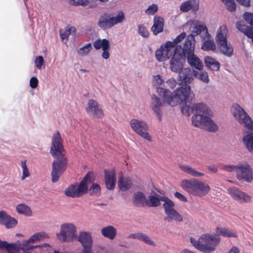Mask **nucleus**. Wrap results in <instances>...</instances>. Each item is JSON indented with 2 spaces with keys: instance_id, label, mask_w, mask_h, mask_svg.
I'll list each match as a JSON object with an SVG mask.
<instances>
[{
  "instance_id": "obj_24",
  "label": "nucleus",
  "mask_w": 253,
  "mask_h": 253,
  "mask_svg": "<svg viewBox=\"0 0 253 253\" xmlns=\"http://www.w3.org/2000/svg\"><path fill=\"white\" fill-rule=\"evenodd\" d=\"M132 202L134 206L144 207L147 206V198L143 192L136 191L133 194Z\"/></svg>"
},
{
  "instance_id": "obj_35",
  "label": "nucleus",
  "mask_w": 253,
  "mask_h": 253,
  "mask_svg": "<svg viewBox=\"0 0 253 253\" xmlns=\"http://www.w3.org/2000/svg\"><path fill=\"white\" fill-rule=\"evenodd\" d=\"M180 169L184 172L190 174L194 177H199L204 175L203 173H201L196 171L195 169L189 167L187 165H179Z\"/></svg>"
},
{
  "instance_id": "obj_56",
  "label": "nucleus",
  "mask_w": 253,
  "mask_h": 253,
  "mask_svg": "<svg viewBox=\"0 0 253 253\" xmlns=\"http://www.w3.org/2000/svg\"><path fill=\"white\" fill-rule=\"evenodd\" d=\"M38 80L37 78L34 77H32L30 81V86L33 88H35L38 86Z\"/></svg>"
},
{
  "instance_id": "obj_39",
  "label": "nucleus",
  "mask_w": 253,
  "mask_h": 253,
  "mask_svg": "<svg viewBox=\"0 0 253 253\" xmlns=\"http://www.w3.org/2000/svg\"><path fill=\"white\" fill-rule=\"evenodd\" d=\"M216 229H217V230L218 231V233L224 237H236V234L232 230H228L225 228H220L219 227H217Z\"/></svg>"
},
{
  "instance_id": "obj_10",
  "label": "nucleus",
  "mask_w": 253,
  "mask_h": 253,
  "mask_svg": "<svg viewBox=\"0 0 253 253\" xmlns=\"http://www.w3.org/2000/svg\"><path fill=\"white\" fill-rule=\"evenodd\" d=\"M236 176L238 180L250 182L253 179L252 169L250 165L246 162H242L238 164Z\"/></svg>"
},
{
  "instance_id": "obj_7",
  "label": "nucleus",
  "mask_w": 253,
  "mask_h": 253,
  "mask_svg": "<svg viewBox=\"0 0 253 253\" xmlns=\"http://www.w3.org/2000/svg\"><path fill=\"white\" fill-rule=\"evenodd\" d=\"M125 19V14L122 10H119L117 13L105 12L100 16L97 25L101 29L105 31L122 23Z\"/></svg>"
},
{
  "instance_id": "obj_46",
  "label": "nucleus",
  "mask_w": 253,
  "mask_h": 253,
  "mask_svg": "<svg viewBox=\"0 0 253 253\" xmlns=\"http://www.w3.org/2000/svg\"><path fill=\"white\" fill-rule=\"evenodd\" d=\"M180 9L183 12H186L192 9L190 2L186 1L182 3L180 7Z\"/></svg>"
},
{
  "instance_id": "obj_26",
  "label": "nucleus",
  "mask_w": 253,
  "mask_h": 253,
  "mask_svg": "<svg viewBox=\"0 0 253 253\" xmlns=\"http://www.w3.org/2000/svg\"><path fill=\"white\" fill-rule=\"evenodd\" d=\"M194 70H191L189 68H183L179 71V79L181 83H190L193 80Z\"/></svg>"
},
{
  "instance_id": "obj_13",
  "label": "nucleus",
  "mask_w": 253,
  "mask_h": 253,
  "mask_svg": "<svg viewBox=\"0 0 253 253\" xmlns=\"http://www.w3.org/2000/svg\"><path fill=\"white\" fill-rule=\"evenodd\" d=\"M130 124L131 128L136 133L144 139L151 141V138L147 132L148 126L145 122L137 119H132Z\"/></svg>"
},
{
  "instance_id": "obj_17",
  "label": "nucleus",
  "mask_w": 253,
  "mask_h": 253,
  "mask_svg": "<svg viewBox=\"0 0 253 253\" xmlns=\"http://www.w3.org/2000/svg\"><path fill=\"white\" fill-rule=\"evenodd\" d=\"M166 102L167 103L164 99V101H162L160 98L154 94L152 96L151 108L158 118L159 121L162 120L163 110Z\"/></svg>"
},
{
  "instance_id": "obj_19",
  "label": "nucleus",
  "mask_w": 253,
  "mask_h": 253,
  "mask_svg": "<svg viewBox=\"0 0 253 253\" xmlns=\"http://www.w3.org/2000/svg\"><path fill=\"white\" fill-rule=\"evenodd\" d=\"M94 47L98 50L102 48L103 52L102 53V57L105 59H107L110 57L109 51L111 47L110 42L108 40L103 39L102 40L98 39L93 42Z\"/></svg>"
},
{
  "instance_id": "obj_57",
  "label": "nucleus",
  "mask_w": 253,
  "mask_h": 253,
  "mask_svg": "<svg viewBox=\"0 0 253 253\" xmlns=\"http://www.w3.org/2000/svg\"><path fill=\"white\" fill-rule=\"evenodd\" d=\"M154 82H155L158 85L162 84L164 82V80L160 75L154 76Z\"/></svg>"
},
{
  "instance_id": "obj_18",
  "label": "nucleus",
  "mask_w": 253,
  "mask_h": 253,
  "mask_svg": "<svg viewBox=\"0 0 253 253\" xmlns=\"http://www.w3.org/2000/svg\"><path fill=\"white\" fill-rule=\"evenodd\" d=\"M79 241L83 247L84 253H90L92 245V240L91 234L86 232H82L78 237Z\"/></svg>"
},
{
  "instance_id": "obj_62",
  "label": "nucleus",
  "mask_w": 253,
  "mask_h": 253,
  "mask_svg": "<svg viewBox=\"0 0 253 253\" xmlns=\"http://www.w3.org/2000/svg\"><path fill=\"white\" fill-rule=\"evenodd\" d=\"M208 169L209 170L214 173L216 172L217 171V168L214 166H209L208 167Z\"/></svg>"
},
{
  "instance_id": "obj_41",
  "label": "nucleus",
  "mask_w": 253,
  "mask_h": 253,
  "mask_svg": "<svg viewBox=\"0 0 253 253\" xmlns=\"http://www.w3.org/2000/svg\"><path fill=\"white\" fill-rule=\"evenodd\" d=\"M0 248L6 249L8 252L15 249V245L14 243L9 244L6 241L0 240Z\"/></svg>"
},
{
  "instance_id": "obj_34",
  "label": "nucleus",
  "mask_w": 253,
  "mask_h": 253,
  "mask_svg": "<svg viewBox=\"0 0 253 253\" xmlns=\"http://www.w3.org/2000/svg\"><path fill=\"white\" fill-rule=\"evenodd\" d=\"M243 141L247 149L253 153V133H247L243 137Z\"/></svg>"
},
{
  "instance_id": "obj_14",
  "label": "nucleus",
  "mask_w": 253,
  "mask_h": 253,
  "mask_svg": "<svg viewBox=\"0 0 253 253\" xmlns=\"http://www.w3.org/2000/svg\"><path fill=\"white\" fill-rule=\"evenodd\" d=\"M76 227L73 224H63L61 226V232L57 234V237L62 242L70 241L76 237Z\"/></svg>"
},
{
  "instance_id": "obj_37",
  "label": "nucleus",
  "mask_w": 253,
  "mask_h": 253,
  "mask_svg": "<svg viewBox=\"0 0 253 253\" xmlns=\"http://www.w3.org/2000/svg\"><path fill=\"white\" fill-rule=\"evenodd\" d=\"M76 28L74 27L67 26L64 30H60V36L62 40L68 39L70 34L76 33Z\"/></svg>"
},
{
  "instance_id": "obj_27",
  "label": "nucleus",
  "mask_w": 253,
  "mask_h": 253,
  "mask_svg": "<svg viewBox=\"0 0 253 253\" xmlns=\"http://www.w3.org/2000/svg\"><path fill=\"white\" fill-rule=\"evenodd\" d=\"M201 41L203 42L201 45V49L203 50L206 51L215 50L216 45L210 34L207 37V38L202 39Z\"/></svg>"
},
{
  "instance_id": "obj_8",
  "label": "nucleus",
  "mask_w": 253,
  "mask_h": 253,
  "mask_svg": "<svg viewBox=\"0 0 253 253\" xmlns=\"http://www.w3.org/2000/svg\"><path fill=\"white\" fill-rule=\"evenodd\" d=\"M227 33L226 26H221L217 31L215 41L220 52L228 57H231L233 55V48L230 43H227Z\"/></svg>"
},
{
  "instance_id": "obj_49",
  "label": "nucleus",
  "mask_w": 253,
  "mask_h": 253,
  "mask_svg": "<svg viewBox=\"0 0 253 253\" xmlns=\"http://www.w3.org/2000/svg\"><path fill=\"white\" fill-rule=\"evenodd\" d=\"M243 17L244 19L253 27V14L246 12L244 14Z\"/></svg>"
},
{
  "instance_id": "obj_48",
  "label": "nucleus",
  "mask_w": 253,
  "mask_h": 253,
  "mask_svg": "<svg viewBox=\"0 0 253 253\" xmlns=\"http://www.w3.org/2000/svg\"><path fill=\"white\" fill-rule=\"evenodd\" d=\"M44 233H37L32 236L30 238L31 242L34 243L36 241L41 240L44 236Z\"/></svg>"
},
{
  "instance_id": "obj_51",
  "label": "nucleus",
  "mask_w": 253,
  "mask_h": 253,
  "mask_svg": "<svg viewBox=\"0 0 253 253\" xmlns=\"http://www.w3.org/2000/svg\"><path fill=\"white\" fill-rule=\"evenodd\" d=\"M43 62V58L42 56L37 57L35 60V65L38 69H41L42 68Z\"/></svg>"
},
{
  "instance_id": "obj_1",
  "label": "nucleus",
  "mask_w": 253,
  "mask_h": 253,
  "mask_svg": "<svg viewBox=\"0 0 253 253\" xmlns=\"http://www.w3.org/2000/svg\"><path fill=\"white\" fill-rule=\"evenodd\" d=\"M181 112L186 116H190L191 114H194L191 120L194 126L205 127L210 132H214L217 130V125L210 118L212 116L213 113L204 103H194L191 106V104L182 106Z\"/></svg>"
},
{
  "instance_id": "obj_61",
  "label": "nucleus",
  "mask_w": 253,
  "mask_h": 253,
  "mask_svg": "<svg viewBox=\"0 0 253 253\" xmlns=\"http://www.w3.org/2000/svg\"><path fill=\"white\" fill-rule=\"evenodd\" d=\"M227 253H240V251L238 248L233 246Z\"/></svg>"
},
{
  "instance_id": "obj_15",
  "label": "nucleus",
  "mask_w": 253,
  "mask_h": 253,
  "mask_svg": "<svg viewBox=\"0 0 253 253\" xmlns=\"http://www.w3.org/2000/svg\"><path fill=\"white\" fill-rule=\"evenodd\" d=\"M201 240L202 243L203 250L205 253H211L215 250V246L219 243V239L216 236L213 235H203L201 236Z\"/></svg>"
},
{
  "instance_id": "obj_4",
  "label": "nucleus",
  "mask_w": 253,
  "mask_h": 253,
  "mask_svg": "<svg viewBox=\"0 0 253 253\" xmlns=\"http://www.w3.org/2000/svg\"><path fill=\"white\" fill-rule=\"evenodd\" d=\"M195 42L194 35L190 34L186 37L183 47L180 45L175 47L173 57L170 61L172 71L178 72L182 69L185 57L195 53Z\"/></svg>"
},
{
  "instance_id": "obj_63",
  "label": "nucleus",
  "mask_w": 253,
  "mask_h": 253,
  "mask_svg": "<svg viewBox=\"0 0 253 253\" xmlns=\"http://www.w3.org/2000/svg\"><path fill=\"white\" fill-rule=\"evenodd\" d=\"M144 234L141 233H137L136 239L142 241Z\"/></svg>"
},
{
  "instance_id": "obj_53",
  "label": "nucleus",
  "mask_w": 253,
  "mask_h": 253,
  "mask_svg": "<svg viewBox=\"0 0 253 253\" xmlns=\"http://www.w3.org/2000/svg\"><path fill=\"white\" fill-rule=\"evenodd\" d=\"M238 165H226L224 166L223 168V169L229 171V172H233V171H236V169H237Z\"/></svg>"
},
{
  "instance_id": "obj_5",
  "label": "nucleus",
  "mask_w": 253,
  "mask_h": 253,
  "mask_svg": "<svg viewBox=\"0 0 253 253\" xmlns=\"http://www.w3.org/2000/svg\"><path fill=\"white\" fill-rule=\"evenodd\" d=\"M93 181L92 173H87L79 184H71L65 190V195L68 197L75 198L80 197L87 192L91 196H99L101 188L99 184L93 183L88 189L87 185Z\"/></svg>"
},
{
  "instance_id": "obj_47",
  "label": "nucleus",
  "mask_w": 253,
  "mask_h": 253,
  "mask_svg": "<svg viewBox=\"0 0 253 253\" xmlns=\"http://www.w3.org/2000/svg\"><path fill=\"white\" fill-rule=\"evenodd\" d=\"M21 167L23 169V175L22 176V179L23 180L29 175V170L26 165V161H22Z\"/></svg>"
},
{
  "instance_id": "obj_43",
  "label": "nucleus",
  "mask_w": 253,
  "mask_h": 253,
  "mask_svg": "<svg viewBox=\"0 0 253 253\" xmlns=\"http://www.w3.org/2000/svg\"><path fill=\"white\" fill-rule=\"evenodd\" d=\"M138 33L144 38H148L149 33L146 28L143 25H140L138 26Z\"/></svg>"
},
{
  "instance_id": "obj_38",
  "label": "nucleus",
  "mask_w": 253,
  "mask_h": 253,
  "mask_svg": "<svg viewBox=\"0 0 253 253\" xmlns=\"http://www.w3.org/2000/svg\"><path fill=\"white\" fill-rule=\"evenodd\" d=\"M16 211L19 213L23 214L26 216H30L31 214L30 208L24 204L18 205L16 207Z\"/></svg>"
},
{
  "instance_id": "obj_50",
  "label": "nucleus",
  "mask_w": 253,
  "mask_h": 253,
  "mask_svg": "<svg viewBox=\"0 0 253 253\" xmlns=\"http://www.w3.org/2000/svg\"><path fill=\"white\" fill-rule=\"evenodd\" d=\"M227 9L230 12L234 11L236 9V5L234 0H230L225 4Z\"/></svg>"
},
{
  "instance_id": "obj_20",
  "label": "nucleus",
  "mask_w": 253,
  "mask_h": 253,
  "mask_svg": "<svg viewBox=\"0 0 253 253\" xmlns=\"http://www.w3.org/2000/svg\"><path fill=\"white\" fill-rule=\"evenodd\" d=\"M87 113L94 117L101 118L103 115L101 108L97 101L90 99L87 103L86 107Z\"/></svg>"
},
{
  "instance_id": "obj_54",
  "label": "nucleus",
  "mask_w": 253,
  "mask_h": 253,
  "mask_svg": "<svg viewBox=\"0 0 253 253\" xmlns=\"http://www.w3.org/2000/svg\"><path fill=\"white\" fill-rule=\"evenodd\" d=\"M142 241L151 246H155V243L148 236L144 234Z\"/></svg>"
},
{
  "instance_id": "obj_16",
  "label": "nucleus",
  "mask_w": 253,
  "mask_h": 253,
  "mask_svg": "<svg viewBox=\"0 0 253 253\" xmlns=\"http://www.w3.org/2000/svg\"><path fill=\"white\" fill-rule=\"evenodd\" d=\"M228 192L234 200L241 203H248L251 201V197L250 195L237 187H230L228 189Z\"/></svg>"
},
{
  "instance_id": "obj_29",
  "label": "nucleus",
  "mask_w": 253,
  "mask_h": 253,
  "mask_svg": "<svg viewBox=\"0 0 253 253\" xmlns=\"http://www.w3.org/2000/svg\"><path fill=\"white\" fill-rule=\"evenodd\" d=\"M188 64L192 67L201 70L202 69L203 65L202 62L199 57L193 53L185 57Z\"/></svg>"
},
{
  "instance_id": "obj_45",
  "label": "nucleus",
  "mask_w": 253,
  "mask_h": 253,
  "mask_svg": "<svg viewBox=\"0 0 253 253\" xmlns=\"http://www.w3.org/2000/svg\"><path fill=\"white\" fill-rule=\"evenodd\" d=\"M158 10V6L157 4L153 3L149 5L146 10L145 12L149 15H153Z\"/></svg>"
},
{
  "instance_id": "obj_30",
  "label": "nucleus",
  "mask_w": 253,
  "mask_h": 253,
  "mask_svg": "<svg viewBox=\"0 0 253 253\" xmlns=\"http://www.w3.org/2000/svg\"><path fill=\"white\" fill-rule=\"evenodd\" d=\"M205 63L206 66L212 71H217L219 69L220 63L211 56L205 57Z\"/></svg>"
},
{
  "instance_id": "obj_25",
  "label": "nucleus",
  "mask_w": 253,
  "mask_h": 253,
  "mask_svg": "<svg viewBox=\"0 0 253 253\" xmlns=\"http://www.w3.org/2000/svg\"><path fill=\"white\" fill-rule=\"evenodd\" d=\"M104 178L106 188L109 190L114 189L116 184L115 173L114 170L105 169Z\"/></svg>"
},
{
  "instance_id": "obj_55",
  "label": "nucleus",
  "mask_w": 253,
  "mask_h": 253,
  "mask_svg": "<svg viewBox=\"0 0 253 253\" xmlns=\"http://www.w3.org/2000/svg\"><path fill=\"white\" fill-rule=\"evenodd\" d=\"M31 243L30 241V239L28 240L24 241L22 244L21 249L22 250H28L32 249L33 247H30L29 243Z\"/></svg>"
},
{
  "instance_id": "obj_52",
  "label": "nucleus",
  "mask_w": 253,
  "mask_h": 253,
  "mask_svg": "<svg viewBox=\"0 0 253 253\" xmlns=\"http://www.w3.org/2000/svg\"><path fill=\"white\" fill-rule=\"evenodd\" d=\"M190 2L192 9L193 11L196 12L199 9V0H188Z\"/></svg>"
},
{
  "instance_id": "obj_23",
  "label": "nucleus",
  "mask_w": 253,
  "mask_h": 253,
  "mask_svg": "<svg viewBox=\"0 0 253 253\" xmlns=\"http://www.w3.org/2000/svg\"><path fill=\"white\" fill-rule=\"evenodd\" d=\"M0 223L8 229L15 226L17 221L8 215L5 211H0Z\"/></svg>"
},
{
  "instance_id": "obj_11",
  "label": "nucleus",
  "mask_w": 253,
  "mask_h": 253,
  "mask_svg": "<svg viewBox=\"0 0 253 253\" xmlns=\"http://www.w3.org/2000/svg\"><path fill=\"white\" fill-rule=\"evenodd\" d=\"M174 206V203L170 199L167 203H164L163 205L165 212L167 215L164 219L168 222H171L172 220L180 222L183 220L182 216L173 208Z\"/></svg>"
},
{
  "instance_id": "obj_6",
  "label": "nucleus",
  "mask_w": 253,
  "mask_h": 253,
  "mask_svg": "<svg viewBox=\"0 0 253 253\" xmlns=\"http://www.w3.org/2000/svg\"><path fill=\"white\" fill-rule=\"evenodd\" d=\"M181 186L189 193L198 196L207 195L211 189L208 184L194 178L190 180H183L181 181Z\"/></svg>"
},
{
  "instance_id": "obj_58",
  "label": "nucleus",
  "mask_w": 253,
  "mask_h": 253,
  "mask_svg": "<svg viewBox=\"0 0 253 253\" xmlns=\"http://www.w3.org/2000/svg\"><path fill=\"white\" fill-rule=\"evenodd\" d=\"M89 52V49H87L84 46L80 48L78 51V53L81 55H86Z\"/></svg>"
},
{
  "instance_id": "obj_59",
  "label": "nucleus",
  "mask_w": 253,
  "mask_h": 253,
  "mask_svg": "<svg viewBox=\"0 0 253 253\" xmlns=\"http://www.w3.org/2000/svg\"><path fill=\"white\" fill-rule=\"evenodd\" d=\"M174 196L181 201L186 202L187 201V198L179 192H176L174 194Z\"/></svg>"
},
{
  "instance_id": "obj_42",
  "label": "nucleus",
  "mask_w": 253,
  "mask_h": 253,
  "mask_svg": "<svg viewBox=\"0 0 253 253\" xmlns=\"http://www.w3.org/2000/svg\"><path fill=\"white\" fill-rule=\"evenodd\" d=\"M186 33L183 32L181 33L180 35H179L177 37H176L172 42H171L172 44L171 46L174 48L176 44L181 42L185 38L186 39Z\"/></svg>"
},
{
  "instance_id": "obj_12",
  "label": "nucleus",
  "mask_w": 253,
  "mask_h": 253,
  "mask_svg": "<svg viewBox=\"0 0 253 253\" xmlns=\"http://www.w3.org/2000/svg\"><path fill=\"white\" fill-rule=\"evenodd\" d=\"M171 41H168L165 44H162L160 48L156 51L155 56L159 61H164L169 59L171 56L173 57L174 50Z\"/></svg>"
},
{
  "instance_id": "obj_32",
  "label": "nucleus",
  "mask_w": 253,
  "mask_h": 253,
  "mask_svg": "<svg viewBox=\"0 0 253 253\" xmlns=\"http://www.w3.org/2000/svg\"><path fill=\"white\" fill-rule=\"evenodd\" d=\"M132 184L131 179L129 177H120L118 186L120 190L126 191L130 188Z\"/></svg>"
},
{
  "instance_id": "obj_60",
  "label": "nucleus",
  "mask_w": 253,
  "mask_h": 253,
  "mask_svg": "<svg viewBox=\"0 0 253 253\" xmlns=\"http://www.w3.org/2000/svg\"><path fill=\"white\" fill-rule=\"evenodd\" d=\"M241 4L248 7L250 6V0H236Z\"/></svg>"
},
{
  "instance_id": "obj_2",
  "label": "nucleus",
  "mask_w": 253,
  "mask_h": 253,
  "mask_svg": "<svg viewBox=\"0 0 253 253\" xmlns=\"http://www.w3.org/2000/svg\"><path fill=\"white\" fill-rule=\"evenodd\" d=\"M50 153L55 158L52 163L51 172V181L55 183L59 180L62 174L66 170L68 164L61 136L58 131L52 136Z\"/></svg>"
},
{
  "instance_id": "obj_40",
  "label": "nucleus",
  "mask_w": 253,
  "mask_h": 253,
  "mask_svg": "<svg viewBox=\"0 0 253 253\" xmlns=\"http://www.w3.org/2000/svg\"><path fill=\"white\" fill-rule=\"evenodd\" d=\"M190 242L193 246L196 248L197 249L202 251L203 252V250L205 251V249L203 248V246H202V243L201 242V237L199 239V240H196V239L191 238Z\"/></svg>"
},
{
  "instance_id": "obj_9",
  "label": "nucleus",
  "mask_w": 253,
  "mask_h": 253,
  "mask_svg": "<svg viewBox=\"0 0 253 253\" xmlns=\"http://www.w3.org/2000/svg\"><path fill=\"white\" fill-rule=\"evenodd\" d=\"M232 114L240 124L250 129L248 133H253V121L239 105H233Z\"/></svg>"
},
{
  "instance_id": "obj_3",
  "label": "nucleus",
  "mask_w": 253,
  "mask_h": 253,
  "mask_svg": "<svg viewBox=\"0 0 253 253\" xmlns=\"http://www.w3.org/2000/svg\"><path fill=\"white\" fill-rule=\"evenodd\" d=\"M159 95L171 106L182 104L184 105L192 104L195 95L191 90L190 86L185 84L176 88L173 92L167 89L159 87L157 89Z\"/></svg>"
},
{
  "instance_id": "obj_21",
  "label": "nucleus",
  "mask_w": 253,
  "mask_h": 253,
  "mask_svg": "<svg viewBox=\"0 0 253 253\" xmlns=\"http://www.w3.org/2000/svg\"><path fill=\"white\" fill-rule=\"evenodd\" d=\"M151 195L147 198V206L150 207H157L161 205V201L164 203H167L169 199L165 196H161L154 191H152Z\"/></svg>"
},
{
  "instance_id": "obj_36",
  "label": "nucleus",
  "mask_w": 253,
  "mask_h": 253,
  "mask_svg": "<svg viewBox=\"0 0 253 253\" xmlns=\"http://www.w3.org/2000/svg\"><path fill=\"white\" fill-rule=\"evenodd\" d=\"M194 75L195 78L205 83L208 84L210 81L208 73L205 71L202 70V69L199 72L194 70Z\"/></svg>"
},
{
  "instance_id": "obj_22",
  "label": "nucleus",
  "mask_w": 253,
  "mask_h": 253,
  "mask_svg": "<svg viewBox=\"0 0 253 253\" xmlns=\"http://www.w3.org/2000/svg\"><path fill=\"white\" fill-rule=\"evenodd\" d=\"M192 34L195 36L200 35L201 39L209 36V33L206 25L201 24L199 21H196L194 24V26L192 27Z\"/></svg>"
},
{
  "instance_id": "obj_31",
  "label": "nucleus",
  "mask_w": 253,
  "mask_h": 253,
  "mask_svg": "<svg viewBox=\"0 0 253 253\" xmlns=\"http://www.w3.org/2000/svg\"><path fill=\"white\" fill-rule=\"evenodd\" d=\"M236 27L239 31L243 33L248 38H252L253 37V30L250 27L243 24V22H237Z\"/></svg>"
},
{
  "instance_id": "obj_44",
  "label": "nucleus",
  "mask_w": 253,
  "mask_h": 253,
  "mask_svg": "<svg viewBox=\"0 0 253 253\" xmlns=\"http://www.w3.org/2000/svg\"><path fill=\"white\" fill-rule=\"evenodd\" d=\"M70 3L75 6H85L88 4V0H70Z\"/></svg>"
},
{
  "instance_id": "obj_28",
  "label": "nucleus",
  "mask_w": 253,
  "mask_h": 253,
  "mask_svg": "<svg viewBox=\"0 0 253 253\" xmlns=\"http://www.w3.org/2000/svg\"><path fill=\"white\" fill-rule=\"evenodd\" d=\"M164 25V18L160 16H155L154 18V24L151 28V31L154 35H157L163 31Z\"/></svg>"
},
{
  "instance_id": "obj_64",
  "label": "nucleus",
  "mask_w": 253,
  "mask_h": 253,
  "mask_svg": "<svg viewBox=\"0 0 253 253\" xmlns=\"http://www.w3.org/2000/svg\"><path fill=\"white\" fill-rule=\"evenodd\" d=\"M84 46L85 47V48H86L87 49H89V51L91 48V44L90 43H88L86 44L85 45H84Z\"/></svg>"
},
{
  "instance_id": "obj_33",
  "label": "nucleus",
  "mask_w": 253,
  "mask_h": 253,
  "mask_svg": "<svg viewBox=\"0 0 253 253\" xmlns=\"http://www.w3.org/2000/svg\"><path fill=\"white\" fill-rule=\"evenodd\" d=\"M102 234L106 238L110 239H114L117 234V231L115 227L112 226H108L101 229Z\"/></svg>"
}]
</instances>
